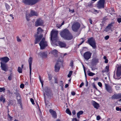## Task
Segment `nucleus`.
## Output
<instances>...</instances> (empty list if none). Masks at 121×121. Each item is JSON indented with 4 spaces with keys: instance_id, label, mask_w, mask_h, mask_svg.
Here are the masks:
<instances>
[{
    "instance_id": "nucleus-1",
    "label": "nucleus",
    "mask_w": 121,
    "mask_h": 121,
    "mask_svg": "<svg viewBox=\"0 0 121 121\" xmlns=\"http://www.w3.org/2000/svg\"><path fill=\"white\" fill-rule=\"evenodd\" d=\"M60 35L62 37L68 40H71L73 38L72 34L67 29H65L62 31L60 32Z\"/></svg>"
},
{
    "instance_id": "nucleus-2",
    "label": "nucleus",
    "mask_w": 121,
    "mask_h": 121,
    "mask_svg": "<svg viewBox=\"0 0 121 121\" xmlns=\"http://www.w3.org/2000/svg\"><path fill=\"white\" fill-rule=\"evenodd\" d=\"M43 31V30L41 27H39L38 28L37 34L35 35V44L38 43L43 37V35L42 34V33Z\"/></svg>"
},
{
    "instance_id": "nucleus-3",
    "label": "nucleus",
    "mask_w": 121,
    "mask_h": 121,
    "mask_svg": "<svg viewBox=\"0 0 121 121\" xmlns=\"http://www.w3.org/2000/svg\"><path fill=\"white\" fill-rule=\"evenodd\" d=\"M86 43L89 44L93 48L95 49L96 48V43L95 39L93 37H91L88 39Z\"/></svg>"
},
{
    "instance_id": "nucleus-4",
    "label": "nucleus",
    "mask_w": 121,
    "mask_h": 121,
    "mask_svg": "<svg viewBox=\"0 0 121 121\" xmlns=\"http://www.w3.org/2000/svg\"><path fill=\"white\" fill-rule=\"evenodd\" d=\"M81 25L78 22H74L72 26L73 30L75 32H77L80 28Z\"/></svg>"
},
{
    "instance_id": "nucleus-5",
    "label": "nucleus",
    "mask_w": 121,
    "mask_h": 121,
    "mask_svg": "<svg viewBox=\"0 0 121 121\" xmlns=\"http://www.w3.org/2000/svg\"><path fill=\"white\" fill-rule=\"evenodd\" d=\"M39 0H22L23 2L25 4L32 5L35 4Z\"/></svg>"
},
{
    "instance_id": "nucleus-6",
    "label": "nucleus",
    "mask_w": 121,
    "mask_h": 121,
    "mask_svg": "<svg viewBox=\"0 0 121 121\" xmlns=\"http://www.w3.org/2000/svg\"><path fill=\"white\" fill-rule=\"evenodd\" d=\"M121 65H119L117 68V70L116 76L115 74H114L113 77L116 79H119L121 77Z\"/></svg>"
},
{
    "instance_id": "nucleus-7",
    "label": "nucleus",
    "mask_w": 121,
    "mask_h": 121,
    "mask_svg": "<svg viewBox=\"0 0 121 121\" xmlns=\"http://www.w3.org/2000/svg\"><path fill=\"white\" fill-rule=\"evenodd\" d=\"M58 31L52 30L51 32V39L56 41L57 39V34Z\"/></svg>"
},
{
    "instance_id": "nucleus-8",
    "label": "nucleus",
    "mask_w": 121,
    "mask_h": 121,
    "mask_svg": "<svg viewBox=\"0 0 121 121\" xmlns=\"http://www.w3.org/2000/svg\"><path fill=\"white\" fill-rule=\"evenodd\" d=\"M41 49H43L48 46L47 41H45L44 38H43L39 43Z\"/></svg>"
},
{
    "instance_id": "nucleus-9",
    "label": "nucleus",
    "mask_w": 121,
    "mask_h": 121,
    "mask_svg": "<svg viewBox=\"0 0 121 121\" xmlns=\"http://www.w3.org/2000/svg\"><path fill=\"white\" fill-rule=\"evenodd\" d=\"M105 2V0H99L98 2L97 5V7L99 9L101 8H103L104 7V4Z\"/></svg>"
},
{
    "instance_id": "nucleus-10",
    "label": "nucleus",
    "mask_w": 121,
    "mask_h": 121,
    "mask_svg": "<svg viewBox=\"0 0 121 121\" xmlns=\"http://www.w3.org/2000/svg\"><path fill=\"white\" fill-rule=\"evenodd\" d=\"M92 54L89 51H87L84 54L83 56L85 59L87 60L91 58Z\"/></svg>"
},
{
    "instance_id": "nucleus-11",
    "label": "nucleus",
    "mask_w": 121,
    "mask_h": 121,
    "mask_svg": "<svg viewBox=\"0 0 121 121\" xmlns=\"http://www.w3.org/2000/svg\"><path fill=\"white\" fill-rule=\"evenodd\" d=\"M43 21L41 19L39 18L37 19L35 22V26L37 27L43 25Z\"/></svg>"
},
{
    "instance_id": "nucleus-12",
    "label": "nucleus",
    "mask_w": 121,
    "mask_h": 121,
    "mask_svg": "<svg viewBox=\"0 0 121 121\" xmlns=\"http://www.w3.org/2000/svg\"><path fill=\"white\" fill-rule=\"evenodd\" d=\"M0 64L1 67L2 69L5 71H7L8 69L7 65L2 62H1Z\"/></svg>"
},
{
    "instance_id": "nucleus-13",
    "label": "nucleus",
    "mask_w": 121,
    "mask_h": 121,
    "mask_svg": "<svg viewBox=\"0 0 121 121\" xmlns=\"http://www.w3.org/2000/svg\"><path fill=\"white\" fill-rule=\"evenodd\" d=\"M105 89L107 91L110 93H111L112 92V87L110 86L107 84H105Z\"/></svg>"
},
{
    "instance_id": "nucleus-14",
    "label": "nucleus",
    "mask_w": 121,
    "mask_h": 121,
    "mask_svg": "<svg viewBox=\"0 0 121 121\" xmlns=\"http://www.w3.org/2000/svg\"><path fill=\"white\" fill-rule=\"evenodd\" d=\"M121 98V93L118 94H114L111 97V99H117Z\"/></svg>"
},
{
    "instance_id": "nucleus-15",
    "label": "nucleus",
    "mask_w": 121,
    "mask_h": 121,
    "mask_svg": "<svg viewBox=\"0 0 121 121\" xmlns=\"http://www.w3.org/2000/svg\"><path fill=\"white\" fill-rule=\"evenodd\" d=\"M98 62V59L96 58H94L92 59L91 64L92 66H94L96 65Z\"/></svg>"
},
{
    "instance_id": "nucleus-16",
    "label": "nucleus",
    "mask_w": 121,
    "mask_h": 121,
    "mask_svg": "<svg viewBox=\"0 0 121 121\" xmlns=\"http://www.w3.org/2000/svg\"><path fill=\"white\" fill-rule=\"evenodd\" d=\"M33 60L32 58L30 57L29 58V60H28V61L29 64V68L30 70V77L31 75V65L32 63Z\"/></svg>"
},
{
    "instance_id": "nucleus-17",
    "label": "nucleus",
    "mask_w": 121,
    "mask_h": 121,
    "mask_svg": "<svg viewBox=\"0 0 121 121\" xmlns=\"http://www.w3.org/2000/svg\"><path fill=\"white\" fill-rule=\"evenodd\" d=\"M49 112L53 117L55 118H56L57 114L55 111L53 110L52 109H50L49 110Z\"/></svg>"
},
{
    "instance_id": "nucleus-18",
    "label": "nucleus",
    "mask_w": 121,
    "mask_h": 121,
    "mask_svg": "<svg viewBox=\"0 0 121 121\" xmlns=\"http://www.w3.org/2000/svg\"><path fill=\"white\" fill-rule=\"evenodd\" d=\"M0 60L1 61V62L5 64L9 60V59L8 57H5L0 58Z\"/></svg>"
},
{
    "instance_id": "nucleus-19",
    "label": "nucleus",
    "mask_w": 121,
    "mask_h": 121,
    "mask_svg": "<svg viewBox=\"0 0 121 121\" xmlns=\"http://www.w3.org/2000/svg\"><path fill=\"white\" fill-rule=\"evenodd\" d=\"M60 68V65L57 63L55 66V71L56 72H58Z\"/></svg>"
},
{
    "instance_id": "nucleus-20",
    "label": "nucleus",
    "mask_w": 121,
    "mask_h": 121,
    "mask_svg": "<svg viewBox=\"0 0 121 121\" xmlns=\"http://www.w3.org/2000/svg\"><path fill=\"white\" fill-rule=\"evenodd\" d=\"M58 44L59 46L61 48H64L66 46V44L65 42L59 41Z\"/></svg>"
},
{
    "instance_id": "nucleus-21",
    "label": "nucleus",
    "mask_w": 121,
    "mask_h": 121,
    "mask_svg": "<svg viewBox=\"0 0 121 121\" xmlns=\"http://www.w3.org/2000/svg\"><path fill=\"white\" fill-rule=\"evenodd\" d=\"M38 15V13L34 10H31L30 14V16L31 17L34 16H37Z\"/></svg>"
},
{
    "instance_id": "nucleus-22",
    "label": "nucleus",
    "mask_w": 121,
    "mask_h": 121,
    "mask_svg": "<svg viewBox=\"0 0 121 121\" xmlns=\"http://www.w3.org/2000/svg\"><path fill=\"white\" fill-rule=\"evenodd\" d=\"M39 55L43 58L46 57L47 56V53L46 52H40L39 53Z\"/></svg>"
},
{
    "instance_id": "nucleus-23",
    "label": "nucleus",
    "mask_w": 121,
    "mask_h": 121,
    "mask_svg": "<svg viewBox=\"0 0 121 121\" xmlns=\"http://www.w3.org/2000/svg\"><path fill=\"white\" fill-rule=\"evenodd\" d=\"M48 89L47 88H46L44 89V90L45 92H46L45 93L46 95L48 96H51L52 95V94L51 92L49 91H47L46 90Z\"/></svg>"
},
{
    "instance_id": "nucleus-24",
    "label": "nucleus",
    "mask_w": 121,
    "mask_h": 121,
    "mask_svg": "<svg viewBox=\"0 0 121 121\" xmlns=\"http://www.w3.org/2000/svg\"><path fill=\"white\" fill-rule=\"evenodd\" d=\"M92 104L94 107L97 109H98L99 107V104L96 102L95 101H94L93 103Z\"/></svg>"
},
{
    "instance_id": "nucleus-25",
    "label": "nucleus",
    "mask_w": 121,
    "mask_h": 121,
    "mask_svg": "<svg viewBox=\"0 0 121 121\" xmlns=\"http://www.w3.org/2000/svg\"><path fill=\"white\" fill-rule=\"evenodd\" d=\"M114 23V22H112L111 23L108 25V26L107 27L106 30L108 29V30L110 29L111 28V27L113 26V25Z\"/></svg>"
},
{
    "instance_id": "nucleus-26",
    "label": "nucleus",
    "mask_w": 121,
    "mask_h": 121,
    "mask_svg": "<svg viewBox=\"0 0 121 121\" xmlns=\"http://www.w3.org/2000/svg\"><path fill=\"white\" fill-rule=\"evenodd\" d=\"M0 101H3V103H4L5 102V99L4 98L3 95H1L0 97Z\"/></svg>"
},
{
    "instance_id": "nucleus-27",
    "label": "nucleus",
    "mask_w": 121,
    "mask_h": 121,
    "mask_svg": "<svg viewBox=\"0 0 121 121\" xmlns=\"http://www.w3.org/2000/svg\"><path fill=\"white\" fill-rule=\"evenodd\" d=\"M51 53L52 54L55 55V56H57V51L56 50H54L52 51Z\"/></svg>"
},
{
    "instance_id": "nucleus-28",
    "label": "nucleus",
    "mask_w": 121,
    "mask_h": 121,
    "mask_svg": "<svg viewBox=\"0 0 121 121\" xmlns=\"http://www.w3.org/2000/svg\"><path fill=\"white\" fill-rule=\"evenodd\" d=\"M83 113V112L82 111H80L79 112L77 113V116L79 118L80 117V115L82 114Z\"/></svg>"
},
{
    "instance_id": "nucleus-29",
    "label": "nucleus",
    "mask_w": 121,
    "mask_h": 121,
    "mask_svg": "<svg viewBox=\"0 0 121 121\" xmlns=\"http://www.w3.org/2000/svg\"><path fill=\"white\" fill-rule=\"evenodd\" d=\"M17 101L19 103V104H20L21 103V96H18V97H17Z\"/></svg>"
},
{
    "instance_id": "nucleus-30",
    "label": "nucleus",
    "mask_w": 121,
    "mask_h": 121,
    "mask_svg": "<svg viewBox=\"0 0 121 121\" xmlns=\"http://www.w3.org/2000/svg\"><path fill=\"white\" fill-rule=\"evenodd\" d=\"M65 112L66 113L69 114V115H71V112L69 110V108H67Z\"/></svg>"
},
{
    "instance_id": "nucleus-31",
    "label": "nucleus",
    "mask_w": 121,
    "mask_h": 121,
    "mask_svg": "<svg viewBox=\"0 0 121 121\" xmlns=\"http://www.w3.org/2000/svg\"><path fill=\"white\" fill-rule=\"evenodd\" d=\"M22 69L20 67H19L18 68L17 71L19 73H22Z\"/></svg>"
},
{
    "instance_id": "nucleus-32",
    "label": "nucleus",
    "mask_w": 121,
    "mask_h": 121,
    "mask_svg": "<svg viewBox=\"0 0 121 121\" xmlns=\"http://www.w3.org/2000/svg\"><path fill=\"white\" fill-rule=\"evenodd\" d=\"M13 75L12 73H10L9 76L8 77V79L9 80H12Z\"/></svg>"
},
{
    "instance_id": "nucleus-33",
    "label": "nucleus",
    "mask_w": 121,
    "mask_h": 121,
    "mask_svg": "<svg viewBox=\"0 0 121 121\" xmlns=\"http://www.w3.org/2000/svg\"><path fill=\"white\" fill-rule=\"evenodd\" d=\"M31 16H30V14H26V18L27 20L28 21L30 20V17Z\"/></svg>"
},
{
    "instance_id": "nucleus-34",
    "label": "nucleus",
    "mask_w": 121,
    "mask_h": 121,
    "mask_svg": "<svg viewBox=\"0 0 121 121\" xmlns=\"http://www.w3.org/2000/svg\"><path fill=\"white\" fill-rule=\"evenodd\" d=\"M73 73V71H70L69 72V73L68 75V78H70L71 76Z\"/></svg>"
},
{
    "instance_id": "nucleus-35",
    "label": "nucleus",
    "mask_w": 121,
    "mask_h": 121,
    "mask_svg": "<svg viewBox=\"0 0 121 121\" xmlns=\"http://www.w3.org/2000/svg\"><path fill=\"white\" fill-rule=\"evenodd\" d=\"M89 71L90 72L89 73H88V75L89 76H92L95 75V73L91 72L90 71Z\"/></svg>"
},
{
    "instance_id": "nucleus-36",
    "label": "nucleus",
    "mask_w": 121,
    "mask_h": 121,
    "mask_svg": "<svg viewBox=\"0 0 121 121\" xmlns=\"http://www.w3.org/2000/svg\"><path fill=\"white\" fill-rule=\"evenodd\" d=\"M92 12L94 14H96V13H99V11H97L96 10L94 9L92 10Z\"/></svg>"
},
{
    "instance_id": "nucleus-37",
    "label": "nucleus",
    "mask_w": 121,
    "mask_h": 121,
    "mask_svg": "<svg viewBox=\"0 0 121 121\" xmlns=\"http://www.w3.org/2000/svg\"><path fill=\"white\" fill-rule=\"evenodd\" d=\"M5 6L6 8L7 9V10L9 9H10V6L8 4L6 3L5 4Z\"/></svg>"
},
{
    "instance_id": "nucleus-38",
    "label": "nucleus",
    "mask_w": 121,
    "mask_h": 121,
    "mask_svg": "<svg viewBox=\"0 0 121 121\" xmlns=\"http://www.w3.org/2000/svg\"><path fill=\"white\" fill-rule=\"evenodd\" d=\"M5 89L4 87L0 88V92H4L5 91Z\"/></svg>"
},
{
    "instance_id": "nucleus-39",
    "label": "nucleus",
    "mask_w": 121,
    "mask_h": 121,
    "mask_svg": "<svg viewBox=\"0 0 121 121\" xmlns=\"http://www.w3.org/2000/svg\"><path fill=\"white\" fill-rule=\"evenodd\" d=\"M44 101L45 105L47 106V105L49 104V103L47 100H46L45 97H44Z\"/></svg>"
},
{
    "instance_id": "nucleus-40",
    "label": "nucleus",
    "mask_w": 121,
    "mask_h": 121,
    "mask_svg": "<svg viewBox=\"0 0 121 121\" xmlns=\"http://www.w3.org/2000/svg\"><path fill=\"white\" fill-rule=\"evenodd\" d=\"M60 86L61 87H63L64 86L63 83L62 81H60Z\"/></svg>"
},
{
    "instance_id": "nucleus-41",
    "label": "nucleus",
    "mask_w": 121,
    "mask_h": 121,
    "mask_svg": "<svg viewBox=\"0 0 121 121\" xmlns=\"http://www.w3.org/2000/svg\"><path fill=\"white\" fill-rule=\"evenodd\" d=\"M70 66L71 67H72L73 66V60H71L70 63Z\"/></svg>"
},
{
    "instance_id": "nucleus-42",
    "label": "nucleus",
    "mask_w": 121,
    "mask_h": 121,
    "mask_svg": "<svg viewBox=\"0 0 121 121\" xmlns=\"http://www.w3.org/2000/svg\"><path fill=\"white\" fill-rule=\"evenodd\" d=\"M109 66H106L105 67V71L107 72H108L109 70Z\"/></svg>"
},
{
    "instance_id": "nucleus-43",
    "label": "nucleus",
    "mask_w": 121,
    "mask_h": 121,
    "mask_svg": "<svg viewBox=\"0 0 121 121\" xmlns=\"http://www.w3.org/2000/svg\"><path fill=\"white\" fill-rule=\"evenodd\" d=\"M17 41L18 42H20L21 41V40L20 39L18 36L17 37Z\"/></svg>"
},
{
    "instance_id": "nucleus-44",
    "label": "nucleus",
    "mask_w": 121,
    "mask_h": 121,
    "mask_svg": "<svg viewBox=\"0 0 121 121\" xmlns=\"http://www.w3.org/2000/svg\"><path fill=\"white\" fill-rule=\"evenodd\" d=\"M30 101L33 104H34L35 103L34 102V100L32 98H31L30 99Z\"/></svg>"
},
{
    "instance_id": "nucleus-45",
    "label": "nucleus",
    "mask_w": 121,
    "mask_h": 121,
    "mask_svg": "<svg viewBox=\"0 0 121 121\" xmlns=\"http://www.w3.org/2000/svg\"><path fill=\"white\" fill-rule=\"evenodd\" d=\"M52 77L51 74H48V78L49 80H51L52 79Z\"/></svg>"
},
{
    "instance_id": "nucleus-46",
    "label": "nucleus",
    "mask_w": 121,
    "mask_h": 121,
    "mask_svg": "<svg viewBox=\"0 0 121 121\" xmlns=\"http://www.w3.org/2000/svg\"><path fill=\"white\" fill-rule=\"evenodd\" d=\"M54 82L55 83H58V82L57 80V79L56 78H54Z\"/></svg>"
},
{
    "instance_id": "nucleus-47",
    "label": "nucleus",
    "mask_w": 121,
    "mask_h": 121,
    "mask_svg": "<svg viewBox=\"0 0 121 121\" xmlns=\"http://www.w3.org/2000/svg\"><path fill=\"white\" fill-rule=\"evenodd\" d=\"M117 21L119 23L121 22V18L120 17L118 18L117 19Z\"/></svg>"
},
{
    "instance_id": "nucleus-48",
    "label": "nucleus",
    "mask_w": 121,
    "mask_h": 121,
    "mask_svg": "<svg viewBox=\"0 0 121 121\" xmlns=\"http://www.w3.org/2000/svg\"><path fill=\"white\" fill-rule=\"evenodd\" d=\"M98 86H100V87H102V83L100 82H99L98 83Z\"/></svg>"
},
{
    "instance_id": "nucleus-49",
    "label": "nucleus",
    "mask_w": 121,
    "mask_h": 121,
    "mask_svg": "<svg viewBox=\"0 0 121 121\" xmlns=\"http://www.w3.org/2000/svg\"><path fill=\"white\" fill-rule=\"evenodd\" d=\"M24 85L23 84H21L20 86L21 88H23L24 87Z\"/></svg>"
},
{
    "instance_id": "nucleus-50",
    "label": "nucleus",
    "mask_w": 121,
    "mask_h": 121,
    "mask_svg": "<svg viewBox=\"0 0 121 121\" xmlns=\"http://www.w3.org/2000/svg\"><path fill=\"white\" fill-rule=\"evenodd\" d=\"M109 37V36L108 35H107L105 37L104 39H105L107 40L108 39Z\"/></svg>"
},
{
    "instance_id": "nucleus-51",
    "label": "nucleus",
    "mask_w": 121,
    "mask_h": 121,
    "mask_svg": "<svg viewBox=\"0 0 121 121\" xmlns=\"http://www.w3.org/2000/svg\"><path fill=\"white\" fill-rule=\"evenodd\" d=\"M100 116H98L96 117V119L97 120H100Z\"/></svg>"
},
{
    "instance_id": "nucleus-52",
    "label": "nucleus",
    "mask_w": 121,
    "mask_h": 121,
    "mask_svg": "<svg viewBox=\"0 0 121 121\" xmlns=\"http://www.w3.org/2000/svg\"><path fill=\"white\" fill-rule=\"evenodd\" d=\"M8 117L11 120L12 119L13 117L10 116L9 114L8 115Z\"/></svg>"
},
{
    "instance_id": "nucleus-53",
    "label": "nucleus",
    "mask_w": 121,
    "mask_h": 121,
    "mask_svg": "<svg viewBox=\"0 0 121 121\" xmlns=\"http://www.w3.org/2000/svg\"><path fill=\"white\" fill-rule=\"evenodd\" d=\"M83 67L84 70V73H85V76L86 77V79H86V71H85V67H84V66H83Z\"/></svg>"
},
{
    "instance_id": "nucleus-54",
    "label": "nucleus",
    "mask_w": 121,
    "mask_h": 121,
    "mask_svg": "<svg viewBox=\"0 0 121 121\" xmlns=\"http://www.w3.org/2000/svg\"><path fill=\"white\" fill-rule=\"evenodd\" d=\"M71 94L73 96L75 95L76 94V93L74 91H72L71 92Z\"/></svg>"
},
{
    "instance_id": "nucleus-55",
    "label": "nucleus",
    "mask_w": 121,
    "mask_h": 121,
    "mask_svg": "<svg viewBox=\"0 0 121 121\" xmlns=\"http://www.w3.org/2000/svg\"><path fill=\"white\" fill-rule=\"evenodd\" d=\"M69 11L70 12H71V13H73L74 12V9L72 10H70V9H69Z\"/></svg>"
},
{
    "instance_id": "nucleus-56",
    "label": "nucleus",
    "mask_w": 121,
    "mask_h": 121,
    "mask_svg": "<svg viewBox=\"0 0 121 121\" xmlns=\"http://www.w3.org/2000/svg\"><path fill=\"white\" fill-rule=\"evenodd\" d=\"M84 84L83 82H82L81 84L80 85L79 87H81L83 86L84 85Z\"/></svg>"
},
{
    "instance_id": "nucleus-57",
    "label": "nucleus",
    "mask_w": 121,
    "mask_h": 121,
    "mask_svg": "<svg viewBox=\"0 0 121 121\" xmlns=\"http://www.w3.org/2000/svg\"><path fill=\"white\" fill-rule=\"evenodd\" d=\"M72 112L73 114V115H75V110H73Z\"/></svg>"
},
{
    "instance_id": "nucleus-58",
    "label": "nucleus",
    "mask_w": 121,
    "mask_h": 121,
    "mask_svg": "<svg viewBox=\"0 0 121 121\" xmlns=\"http://www.w3.org/2000/svg\"><path fill=\"white\" fill-rule=\"evenodd\" d=\"M89 22H90V24H92V20L91 19H89Z\"/></svg>"
},
{
    "instance_id": "nucleus-59",
    "label": "nucleus",
    "mask_w": 121,
    "mask_h": 121,
    "mask_svg": "<svg viewBox=\"0 0 121 121\" xmlns=\"http://www.w3.org/2000/svg\"><path fill=\"white\" fill-rule=\"evenodd\" d=\"M92 5V4L91 3H89L88 4V6H91Z\"/></svg>"
},
{
    "instance_id": "nucleus-60",
    "label": "nucleus",
    "mask_w": 121,
    "mask_h": 121,
    "mask_svg": "<svg viewBox=\"0 0 121 121\" xmlns=\"http://www.w3.org/2000/svg\"><path fill=\"white\" fill-rule=\"evenodd\" d=\"M116 109L117 111H119L120 110V108L119 107H117L116 108Z\"/></svg>"
},
{
    "instance_id": "nucleus-61",
    "label": "nucleus",
    "mask_w": 121,
    "mask_h": 121,
    "mask_svg": "<svg viewBox=\"0 0 121 121\" xmlns=\"http://www.w3.org/2000/svg\"><path fill=\"white\" fill-rule=\"evenodd\" d=\"M108 60L107 59H106L105 60L104 62L105 63H108Z\"/></svg>"
},
{
    "instance_id": "nucleus-62",
    "label": "nucleus",
    "mask_w": 121,
    "mask_h": 121,
    "mask_svg": "<svg viewBox=\"0 0 121 121\" xmlns=\"http://www.w3.org/2000/svg\"><path fill=\"white\" fill-rule=\"evenodd\" d=\"M115 87L117 90H118L119 88V86H115Z\"/></svg>"
},
{
    "instance_id": "nucleus-63",
    "label": "nucleus",
    "mask_w": 121,
    "mask_h": 121,
    "mask_svg": "<svg viewBox=\"0 0 121 121\" xmlns=\"http://www.w3.org/2000/svg\"><path fill=\"white\" fill-rule=\"evenodd\" d=\"M68 86V84H66L65 86V88H66Z\"/></svg>"
},
{
    "instance_id": "nucleus-64",
    "label": "nucleus",
    "mask_w": 121,
    "mask_h": 121,
    "mask_svg": "<svg viewBox=\"0 0 121 121\" xmlns=\"http://www.w3.org/2000/svg\"><path fill=\"white\" fill-rule=\"evenodd\" d=\"M107 19L106 18V17H105L103 18V20L105 21Z\"/></svg>"
}]
</instances>
